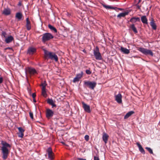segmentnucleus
Segmentation results:
<instances>
[{
	"instance_id": "nucleus-35",
	"label": "nucleus",
	"mask_w": 160,
	"mask_h": 160,
	"mask_svg": "<svg viewBox=\"0 0 160 160\" xmlns=\"http://www.w3.org/2000/svg\"><path fill=\"white\" fill-rule=\"evenodd\" d=\"M82 73H79L77 74L76 75V77H77L78 78L80 79L82 77Z\"/></svg>"
},
{
	"instance_id": "nucleus-11",
	"label": "nucleus",
	"mask_w": 160,
	"mask_h": 160,
	"mask_svg": "<svg viewBox=\"0 0 160 160\" xmlns=\"http://www.w3.org/2000/svg\"><path fill=\"white\" fill-rule=\"evenodd\" d=\"M115 100L119 104L122 103V96L120 93H119L118 95L115 96Z\"/></svg>"
},
{
	"instance_id": "nucleus-48",
	"label": "nucleus",
	"mask_w": 160,
	"mask_h": 160,
	"mask_svg": "<svg viewBox=\"0 0 160 160\" xmlns=\"http://www.w3.org/2000/svg\"><path fill=\"white\" fill-rule=\"evenodd\" d=\"M116 8L117 9L118 8L116 7H113V8H111V9L115 10L116 9Z\"/></svg>"
},
{
	"instance_id": "nucleus-21",
	"label": "nucleus",
	"mask_w": 160,
	"mask_h": 160,
	"mask_svg": "<svg viewBox=\"0 0 160 160\" xmlns=\"http://www.w3.org/2000/svg\"><path fill=\"white\" fill-rule=\"evenodd\" d=\"M121 50L122 52L125 54H128L130 52L129 50L125 48L121 47Z\"/></svg>"
},
{
	"instance_id": "nucleus-13",
	"label": "nucleus",
	"mask_w": 160,
	"mask_h": 160,
	"mask_svg": "<svg viewBox=\"0 0 160 160\" xmlns=\"http://www.w3.org/2000/svg\"><path fill=\"white\" fill-rule=\"evenodd\" d=\"M129 12H122L119 13V14H118L117 16V18H118L119 19H120L122 17L124 18L125 17V16L128 14Z\"/></svg>"
},
{
	"instance_id": "nucleus-9",
	"label": "nucleus",
	"mask_w": 160,
	"mask_h": 160,
	"mask_svg": "<svg viewBox=\"0 0 160 160\" xmlns=\"http://www.w3.org/2000/svg\"><path fill=\"white\" fill-rule=\"evenodd\" d=\"M82 103L85 111L88 113L90 112L91 110L90 106L85 103L84 102H82Z\"/></svg>"
},
{
	"instance_id": "nucleus-36",
	"label": "nucleus",
	"mask_w": 160,
	"mask_h": 160,
	"mask_svg": "<svg viewBox=\"0 0 160 160\" xmlns=\"http://www.w3.org/2000/svg\"><path fill=\"white\" fill-rule=\"evenodd\" d=\"M85 140L87 141H88L89 139V137L88 135H86L84 137Z\"/></svg>"
},
{
	"instance_id": "nucleus-14",
	"label": "nucleus",
	"mask_w": 160,
	"mask_h": 160,
	"mask_svg": "<svg viewBox=\"0 0 160 160\" xmlns=\"http://www.w3.org/2000/svg\"><path fill=\"white\" fill-rule=\"evenodd\" d=\"M2 14L6 16L10 15L11 14L10 9L8 8H5L2 12Z\"/></svg>"
},
{
	"instance_id": "nucleus-46",
	"label": "nucleus",
	"mask_w": 160,
	"mask_h": 160,
	"mask_svg": "<svg viewBox=\"0 0 160 160\" xmlns=\"http://www.w3.org/2000/svg\"><path fill=\"white\" fill-rule=\"evenodd\" d=\"M12 49V48H10V47H8V48H5V50H6V49Z\"/></svg>"
},
{
	"instance_id": "nucleus-2",
	"label": "nucleus",
	"mask_w": 160,
	"mask_h": 160,
	"mask_svg": "<svg viewBox=\"0 0 160 160\" xmlns=\"http://www.w3.org/2000/svg\"><path fill=\"white\" fill-rule=\"evenodd\" d=\"M53 36L50 33H46L43 35L42 41L43 42L50 40V39L53 38Z\"/></svg>"
},
{
	"instance_id": "nucleus-24",
	"label": "nucleus",
	"mask_w": 160,
	"mask_h": 160,
	"mask_svg": "<svg viewBox=\"0 0 160 160\" xmlns=\"http://www.w3.org/2000/svg\"><path fill=\"white\" fill-rule=\"evenodd\" d=\"M140 18H139L133 17L131 18L130 21L132 23H135L137 21H139Z\"/></svg>"
},
{
	"instance_id": "nucleus-32",
	"label": "nucleus",
	"mask_w": 160,
	"mask_h": 160,
	"mask_svg": "<svg viewBox=\"0 0 160 160\" xmlns=\"http://www.w3.org/2000/svg\"><path fill=\"white\" fill-rule=\"evenodd\" d=\"M136 0H134V3H136ZM140 2V0H138V3L135 4V6L136 7V8H138V9H140V7L139 5H138V3Z\"/></svg>"
},
{
	"instance_id": "nucleus-27",
	"label": "nucleus",
	"mask_w": 160,
	"mask_h": 160,
	"mask_svg": "<svg viewBox=\"0 0 160 160\" xmlns=\"http://www.w3.org/2000/svg\"><path fill=\"white\" fill-rule=\"evenodd\" d=\"M129 28L131 29L135 33L138 32V31L135 26L134 24H132L129 26Z\"/></svg>"
},
{
	"instance_id": "nucleus-4",
	"label": "nucleus",
	"mask_w": 160,
	"mask_h": 160,
	"mask_svg": "<svg viewBox=\"0 0 160 160\" xmlns=\"http://www.w3.org/2000/svg\"><path fill=\"white\" fill-rule=\"evenodd\" d=\"M93 54L97 60H101L102 59V56L99 52V48L98 47H96L95 49L94 50Z\"/></svg>"
},
{
	"instance_id": "nucleus-6",
	"label": "nucleus",
	"mask_w": 160,
	"mask_h": 160,
	"mask_svg": "<svg viewBox=\"0 0 160 160\" xmlns=\"http://www.w3.org/2000/svg\"><path fill=\"white\" fill-rule=\"evenodd\" d=\"M46 152L48 153V158L51 160L53 159L54 153L52 152V148L51 147L48 148L46 150Z\"/></svg>"
},
{
	"instance_id": "nucleus-28",
	"label": "nucleus",
	"mask_w": 160,
	"mask_h": 160,
	"mask_svg": "<svg viewBox=\"0 0 160 160\" xmlns=\"http://www.w3.org/2000/svg\"><path fill=\"white\" fill-rule=\"evenodd\" d=\"M48 27L52 31H54V32H57V30L52 25L49 24L48 25Z\"/></svg>"
},
{
	"instance_id": "nucleus-39",
	"label": "nucleus",
	"mask_w": 160,
	"mask_h": 160,
	"mask_svg": "<svg viewBox=\"0 0 160 160\" xmlns=\"http://www.w3.org/2000/svg\"><path fill=\"white\" fill-rule=\"evenodd\" d=\"M6 35H7V33H6V32H2V36H3L5 38H6Z\"/></svg>"
},
{
	"instance_id": "nucleus-38",
	"label": "nucleus",
	"mask_w": 160,
	"mask_h": 160,
	"mask_svg": "<svg viewBox=\"0 0 160 160\" xmlns=\"http://www.w3.org/2000/svg\"><path fill=\"white\" fill-rule=\"evenodd\" d=\"M141 152L143 154H144L145 153V152L144 150L143 149V148L141 146Z\"/></svg>"
},
{
	"instance_id": "nucleus-10",
	"label": "nucleus",
	"mask_w": 160,
	"mask_h": 160,
	"mask_svg": "<svg viewBox=\"0 0 160 160\" xmlns=\"http://www.w3.org/2000/svg\"><path fill=\"white\" fill-rule=\"evenodd\" d=\"M53 114V112L51 110L49 109H48L47 110L46 112V116L48 118H49L52 117Z\"/></svg>"
},
{
	"instance_id": "nucleus-43",
	"label": "nucleus",
	"mask_w": 160,
	"mask_h": 160,
	"mask_svg": "<svg viewBox=\"0 0 160 160\" xmlns=\"http://www.w3.org/2000/svg\"><path fill=\"white\" fill-rule=\"evenodd\" d=\"M137 145L139 150H140V143L138 142L137 143Z\"/></svg>"
},
{
	"instance_id": "nucleus-50",
	"label": "nucleus",
	"mask_w": 160,
	"mask_h": 160,
	"mask_svg": "<svg viewBox=\"0 0 160 160\" xmlns=\"http://www.w3.org/2000/svg\"><path fill=\"white\" fill-rule=\"evenodd\" d=\"M117 9H118L120 10H122L123 9H122L121 8H118Z\"/></svg>"
},
{
	"instance_id": "nucleus-52",
	"label": "nucleus",
	"mask_w": 160,
	"mask_h": 160,
	"mask_svg": "<svg viewBox=\"0 0 160 160\" xmlns=\"http://www.w3.org/2000/svg\"><path fill=\"white\" fill-rule=\"evenodd\" d=\"M19 5H21V3L20 2V3H19Z\"/></svg>"
},
{
	"instance_id": "nucleus-12",
	"label": "nucleus",
	"mask_w": 160,
	"mask_h": 160,
	"mask_svg": "<svg viewBox=\"0 0 160 160\" xmlns=\"http://www.w3.org/2000/svg\"><path fill=\"white\" fill-rule=\"evenodd\" d=\"M150 24L153 29L154 30L156 29L157 26L155 23L154 19L153 18H151V22H150Z\"/></svg>"
},
{
	"instance_id": "nucleus-16",
	"label": "nucleus",
	"mask_w": 160,
	"mask_h": 160,
	"mask_svg": "<svg viewBox=\"0 0 160 160\" xmlns=\"http://www.w3.org/2000/svg\"><path fill=\"white\" fill-rule=\"evenodd\" d=\"M26 27L27 29L28 30H29L31 28L30 22L28 18H26Z\"/></svg>"
},
{
	"instance_id": "nucleus-26",
	"label": "nucleus",
	"mask_w": 160,
	"mask_h": 160,
	"mask_svg": "<svg viewBox=\"0 0 160 160\" xmlns=\"http://www.w3.org/2000/svg\"><path fill=\"white\" fill-rule=\"evenodd\" d=\"M22 16V14L19 12L16 13V18H18V20H21Z\"/></svg>"
},
{
	"instance_id": "nucleus-15",
	"label": "nucleus",
	"mask_w": 160,
	"mask_h": 160,
	"mask_svg": "<svg viewBox=\"0 0 160 160\" xmlns=\"http://www.w3.org/2000/svg\"><path fill=\"white\" fill-rule=\"evenodd\" d=\"M108 137V135L106 133L104 132L103 133L102 136V139L104 141L105 144H106L107 142Z\"/></svg>"
},
{
	"instance_id": "nucleus-44",
	"label": "nucleus",
	"mask_w": 160,
	"mask_h": 160,
	"mask_svg": "<svg viewBox=\"0 0 160 160\" xmlns=\"http://www.w3.org/2000/svg\"><path fill=\"white\" fill-rule=\"evenodd\" d=\"M3 82V78L2 77H0V84L2 83Z\"/></svg>"
},
{
	"instance_id": "nucleus-34",
	"label": "nucleus",
	"mask_w": 160,
	"mask_h": 160,
	"mask_svg": "<svg viewBox=\"0 0 160 160\" xmlns=\"http://www.w3.org/2000/svg\"><path fill=\"white\" fill-rule=\"evenodd\" d=\"M79 80V79L77 77H76L73 79V82H78Z\"/></svg>"
},
{
	"instance_id": "nucleus-42",
	"label": "nucleus",
	"mask_w": 160,
	"mask_h": 160,
	"mask_svg": "<svg viewBox=\"0 0 160 160\" xmlns=\"http://www.w3.org/2000/svg\"><path fill=\"white\" fill-rule=\"evenodd\" d=\"M32 96L33 98H35L36 96V95L35 93H33L32 95Z\"/></svg>"
},
{
	"instance_id": "nucleus-3",
	"label": "nucleus",
	"mask_w": 160,
	"mask_h": 160,
	"mask_svg": "<svg viewBox=\"0 0 160 160\" xmlns=\"http://www.w3.org/2000/svg\"><path fill=\"white\" fill-rule=\"evenodd\" d=\"M84 84L90 89L93 90L96 87L97 83L95 82H90V81H85Z\"/></svg>"
},
{
	"instance_id": "nucleus-23",
	"label": "nucleus",
	"mask_w": 160,
	"mask_h": 160,
	"mask_svg": "<svg viewBox=\"0 0 160 160\" xmlns=\"http://www.w3.org/2000/svg\"><path fill=\"white\" fill-rule=\"evenodd\" d=\"M134 113V112L133 111H132L128 112L126 115L124 116V118L127 119L130 116L132 115Z\"/></svg>"
},
{
	"instance_id": "nucleus-20",
	"label": "nucleus",
	"mask_w": 160,
	"mask_h": 160,
	"mask_svg": "<svg viewBox=\"0 0 160 160\" xmlns=\"http://www.w3.org/2000/svg\"><path fill=\"white\" fill-rule=\"evenodd\" d=\"M13 40V37L10 36L8 37V38H6L5 39V41L6 43H8L12 42V41Z\"/></svg>"
},
{
	"instance_id": "nucleus-37",
	"label": "nucleus",
	"mask_w": 160,
	"mask_h": 160,
	"mask_svg": "<svg viewBox=\"0 0 160 160\" xmlns=\"http://www.w3.org/2000/svg\"><path fill=\"white\" fill-rule=\"evenodd\" d=\"M29 116L32 119H33V114L32 112H29Z\"/></svg>"
},
{
	"instance_id": "nucleus-47",
	"label": "nucleus",
	"mask_w": 160,
	"mask_h": 160,
	"mask_svg": "<svg viewBox=\"0 0 160 160\" xmlns=\"http://www.w3.org/2000/svg\"><path fill=\"white\" fill-rule=\"evenodd\" d=\"M61 143L63 145H65L66 146H68V145H67L66 144H65V143L64 142H61Z\"/></svg>"
},
{
	"instance_id": "nucleus-8",
	"label": "nucleus",
	"mask_w": 160,
	"mask_h": 160,
	"mask_svg": "<svg viewBox=\"0 0 160 160\" xmlns=\"http://www.w3.org/2000/svg\"><path fill=\"white\" fill-rule=\"evenodd\" d=\"M27 72H28L30 74H34L37 73V71L35 69L29 67L26 69V74Z\"/></svg>"
},
{
	"instance_id": "nucleus-31",
	"label": "nucleus",
	"mask_w": 160,
	"mask_h": 160,
	"mask_svg": "<svg viewBox=\"0 0 160 160\" xmlns=\"http://www.w3.org/2000/svg\"><path fill=\"white\" fill-rule=\"evenodd\" d=\"M102 6L104 8L107 9H110L113 8V7H112L111 6H107L104 4H102Z\"/></svg>"
},
{
	"instance_id": "nucleus-25",
	"label": "nucleus",
	"mask_w": 160,
	"mask_h": 160,
	"mask_svg": "<svg viewBox=\"0 0 160 160\" xmlns=\"http://www.w3.org/2000/svg\"><path fill=\"white\" fill-rule=\"evenodd\" d=\"M36 51V49L33 48H30L28 50V53L30 54H32Z\"/></svg>"
},
{
	"instance_id": "nucleus-51",
	"label": "nucleus",
	"mask_w": 160,
	"mask_h": 160,
	"mask_svg": "<svg viewBox=\"0 0 160 160\" xmlns=\"http://www.w3.org/2000/svg\"><path fill=\"white\" fill-rule=\"evenodd\" d=\"M83 52H86V51L85 50H83Z\"/></svg>"
},
{
	"instance_id": "nucleus-19",
	"label": "nucleus",
	"mask_w": 160,
	"mask_h": 160,
	"mask_svg": "<svg viewBox=\"0 0 160 160\" xmlns=\"http://www.w3.org/2000/svg\"><path fill=\"white\" fill-rule=\"evenodd\" d=\"M141 19L142 22L145 24L148 25V20L145 16H142L141 18Z\"/></svg>"
},
{
	"instance_id": "nucleus-49",
	"label": "nucleus",
	"mask_w": 160,
	"mask_h": 160,
	"mask_svg": "<svg viewBox=\"0 0 160 160\" xmlns=\"http://www.w3.org/2000/svg\"><path fill=\"white\" fill-rule=\"evenodd\" d=\"M33 102H36V101L35 99V98H33Z\"/></svg>"
},
{
	"instance_id": "nucleus-29",
	"label": "nucleus",
	"mask_w": 160,
	"mask_h": 160,
	"mask_svg": "<svg viewBox=\"0 0 160 160\" xmlns=\"http://www.w3.org/2000/svg\"><path fill=\"white\" fill-rule=\"evenodd\" d=\"M42 95L44 97H46L47 96V94L46 93V89H44L43 88V89H42Z\"/></svg>"
},
{
	"instance_id": "nucleus-7",
	"label": "nucleus",
	"mask_w": 160,
	"mask_h": 160,
	"mask_svg": "<svg viewBox=\"0 0 160 160\" xmlns=\"http://www.w3.org/2000/svg\"><path fill=\"white\" fill-rule=\"evenodd\" d=\"M43 50L44 52V57L45 59H50L52 54V52H49L45 49H43Z\"/></svg>"
},
{
	"instance_id": "nucleus-33",
	"label": "nucleus",
	"mask_w": 160,
	"mask_h": 160,
	"mask_svg": "<svg viewBox=\"0 0 160 160\" xmlns=\"http://www.w3.org/2000/svg\"><path fill=\"white\" fill-rule=\"evenodd\" d=\"M146 149H147L149 153L151 154H153V152L152 150L150 148L146 147Z\"/></svg>"
},
{
	"instance_id": "nucleus-22",
	"label": "nucleus",
	"mask_w": 160,
	"mask_h": 160,
	"mask_svg": "<svg viewBox=\"0 0 160 160\" xmlns=\"http://www.w3.org/2000/svg\"><path fill=\"white\" fill-rule=\"evenodd\" d=\"M50 59L51 60H54L56 62H57L58 60L57 56L54 53L52 52V54Z\"/></svg>"
},
{
	"instance_id": "nucleus-17",
	"label": "nucleus",
	"mask_w": 160,
	"mask_h": 160,
	"mask_svg": "<svg viewBox=\"0 0 160 160\" xmlns=\"http://www.w3.org/2000/svg\"><path fill=\"white\" fill-rule=\"evenodd\" d=\"M18 129L20 132L18 136L19 137L22 138L24 135L23 132L24 131V130L21 127H18Z\"/></svg>"
},
{
	"instance_id": "nucleus-40",
	"label": "nucleus",
	"mask_w": 160,
	"mask_h": 160,
	"mask_svg": "<svg viewBox=\"0 0 160 160\" xmlns=\"http://www.w3.org/2000/svg\"><path fill=\"white\" fill-rule=\"evenodd\" d=\"M86 73L88 74H90L91 73V72L89 70H86Z\"/></svg>"
},
{
	"instance_id": "nucleus-5",
	"label": "nucleus",
	"mask_w": 160,
	"mask_h": 160,
	"mask_svg": "<svg viewBox=\"0 0 160 160\" xmlns=\"http://www.w3.org/2000/svg\"><path fill=\"white\" fill-rule=\"evenodd\" d=\"M141 52L145 55H150L152 56H153V53L150 50L141 48Z\"/></svg>"
},
{
	"instance_id": "nucleus-18",
	"label": "nucleus",
	"mask_w": 160,
	"mask_h": 160,
	"mask_svg": "<svg viewBox=\"0 0 160 160\" xmlns=\"http://www.w3.org/2000/svg\"><path fill=\"white\" fill-rule=\"evenodd\" d=\"M47 102L49 104L52 105V107L56 106V105L54 103L53 100L52 99L48 98L47 99Z\"/></svg>"
},
{
	"instance_id": "nucleus-30",
	"label": "nucleus",
	"mask_w": 160,
	"mask_h": 160,
	"mask_svg": "<svg viewBox=\"0 0 160 160\" xmlns=\"http://www.w3.org/2000/svg\"><path fill=\"white\" fill-rule=\"evenodd\" d=\"M47 85V84L46 83V82L45 81H44L43 82H42L41 86H42V89H43V88L44 89H46V86Z\"/></svg>"
},
{
	"instance_id": "nucleus-41",
	"label": "nucleus",
	"mask_w": 160,
	"mask_h": 160,
	"mask_svg": "<svg viewBox=\"0 0 160 160\" xmlns=\"http://www.w3.org/2000/svg\"><path fill=\"white\" fill-rule=\"evenodd\" d=\"M94 160H100L98 157L94 156Z\"/></svg>"
},
{
	"instance_id": "nucleus-45",
	"label": "nucleus",
	"mask_w": 160,
	"mask_h": 160,
	"mask_svg": "<svg viewBox=\"0 0 160 160\" xmlns=\"http://www.w3.org/2000/svg\"><path fill=\"white\" fill-rule=\"evenodd\" d=\"M78 160H86V159H83V158H78Z\"/></svg>"
},
{
	"instance_id": "nucleus-1",
	"label": "nucleus",
	"mask_w": 160,
	"mask_h": 160,
	"mask_svg": "<svg viewBox=\"0 0 160 160\" xmlns=\"http://www.w3.org/2000/svg\"><path fill=\"white\" fill-rule=\"evenodd\" d=\"M1 144L2 145V158L4 160H6L9 154L8 148H11V145L6 142L2 141Z\"/></svg>"
}]
</instances>
